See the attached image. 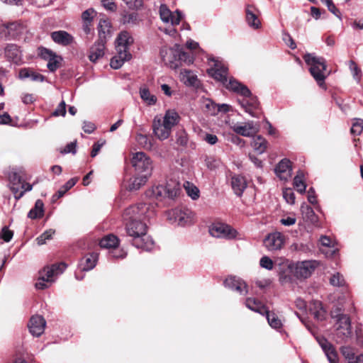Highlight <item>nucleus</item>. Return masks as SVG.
I'll return each mask as SVG.
<instances>
[{
	"label": "nucleus",
	"instance_id": "obj_1",
	"mask_svg": "<svg viewBox=\"0 0 363 363\" xmlns=\"http://www.w3.org/2000/svg\"><path fill=\"white\" fill-rule=\"evenodd\" d=\"M212 61L214 62L213 67L209 69L208 72L213 79L220 82L228 90L243 96H249L251 95L250 90L235 79L231 77L228 80V67L226 66L218 60L213 59Z\"/></svg>",
	"mask_w": 363,
	"mask_h": 363
},
{
	"label": "nucleus",
	"instance_id": "obj_2",
	"mask_svg": "<svg viewBox=\"0 0 363 363\" xmlns=\"http://www.w3.org/2000/svg\"><path fill=\"white\" fill-rule=\"evenodd\" d=\"M126 232L132 238V245L137 248L150 251L154 247V241L147 235V225L140 220L132 219L126 224Z\"/></svg>",
	"mask_w": 363,
	"mask_h": 363
},
{
	"label": "nucleus",
	"instance_id": "obj_3",
	"mask_svg": "<svg viewBox=\"0 0 363 363\" xmlns=\"http://www.w3.org/2000/svg\"><path fill=\"white\" fill-rule=\"evenodd\" d=\"M134 40L128 31H121L117 36L115 45L116 54L111 58L110 65L113 69L121 68L125 62L130 60L132 55L129 52L130 46Z\"/></svg>",
	"mask_w": 363,
	"mask_h": 363
},
{
	"label": "nucleus",
	"instance_id": "obj_4",
	"mask_svg": "<svg viewBox=\"0 0 363 363\" xmlns=\"http://www.w3.org/2000/svg\"><path fill=\"white\" fill-rule=\"evenodd\" d=\"M303 60L310 66L309 71L314 79L320 86H322L326 78L324 73L327 67L325 59L321 57H316L313 54L307 53L304 55Z\"/></svg>",
	"mask_w": 363,
	"mask_h": 363
},
{
	"label": "nucleus",
	"instance_id": "obj_5",
	"mask_svg": "<svg viewBox=\"0 0 363 363\" xmlns=\"http://www.w3.org/2000/svg\"><path fill=\"white\" fill-rule=\"evenodd\" d=\"M331 316L336 320V336L340 342H347L352 336L351 320L347 315L340 313L339 309L333 311Z\"/></svg>",
	"mask_w": 363,
	"mask_h": 363
},
{
	"label": "nucleus",
	"instance_id": "obj_6",
	"mask_svg": "<svg viewBox=\"0 0 363 363\" xmlns=\"http://www.w3.org/2000/svg\"><path fill=\"white\" fill-rule=\"evenodd\" d=\"M67 268V264L65 262L54 264L50 267H45L40 272V277L35 283V288L37 289H45L48 287L45 282H52V278L54 276L62 274Z\"/></svg>",
	"mask_w": 363,
	"mask_h": 363
},
{
	"label": "nucleus",
	"instance_id": "obj_7",
	"mask_svg": "<svg viewBox=\"0 0 363 363\" xmlns=\"http://www.w3.org/2000/svg\"><path fill=\"white\" fill-rule=\"evenodd\" d=\"M131 163L137 174L150 176L152 169V161L144 152H138L134 154Z\"/></svg>",
	"mask_w": 363,
	"mask_h": 363
},
{
	"label": "nucleus",
	"instance_id": "obj_8",
	"mask_svg": "<svg viewBox=\"0 0 363 363\" xmlns=\"http://www.w3.org/2000/svg\"><path fill=\"white\" fill-rule=\"evenodd\" d=\"M24 28L18 21L0 24V39L4 40H16L23 33Z\"/></svg>",
	"mask_w": 363,
	"mask_h": 363
},
{
	"label": "nucleus",
	"instance_id": "obj_9",
	"mask_svg": "<svg viewBox=\"0 0 363 363\" xmlns=\"http://www.w3.org/2000/svg\"><path fill=\"white\" fill-rule=\"evenodd\" d=\"M167 216L171 223H177L181 226L190 225L194 220L193 213L189 209H172L167 212Z\"/></svg>",
	"mask_w": 363,
	"mask_h": 363
},
{
	"label": "nucleus",
	"instance_id": "obj_10",
	"mask_svg": "<svg viewBox=\"0 0 363 363\" xmlns=\"http://www.w3.org/2000/svg\"><path fill=\"white\" fill-rule=\"evenodd\" d=\"M178 53V51H177V45L173 48L164 46L161 48L160 50V55L162 62L165 65L173 69H176L179 67V62L177 58Z\"/></svg>",
	"mask_w": 363,
	"mask_h": 363
},
{
	"label": "nucleus",
	"instance_id": "obj_11",
	"mask_svg": "<svg viewBox=\"0 0 363 363\" xmlns=\"http://www.w3.org/2000/svg\"><path fill=\"white\" fill-rule=\"evenodd\" d=\"M209 233L212 236L218 238H233L236 235L235 230L221 223H213L209 228Z\"/></svg>",
	"mask_w": 363,
	"mask_h": 363
},
{
	"label": "nucleus",
	"instance_id": "obj_12",
	"mask_svg": "<svg viewBox=\"0 0 363 363\" xmlns=\"http://www.w3.org/2000/svg\"><path fill=\"white\" fill-rule=\"evenodd\" d=\"M317 266L318 262L315 260H306L298 262L295 267L294 275L298 279H306L311 275Z\"/></svg>",
	"mask_w": 363,
	"mask_h": 363
},
{
	"label": "nucleus",
	"instance_id": "obj_13",
	"mask_svg": "<svg viewBox=\"0 0 363 363\" xmlns=\"http://www.w3.org/2000/svg\"><path fill=\"white\" fill-rule=\"evenodd\" d=\"M4 55L8 61L16 65H21L23 62L22 50L16 44H7L4 48Z\"/></svg>",
	"mask_w": 363,
	"mask_h": 363
},
{
	"label": "nucleus",
	"instance_id": "obj_14",
	"mask_svg": "<svg viewBox=\"0 0 363 363\" xmlns=\"http://www.w3.org/2000/svg\"><path fill=\"white\" fill-rule=\"evenodd\" d=\"M152 130L155 135L160 140L167 139L172 132V129L162 121L160 116H155L153 119Z\"/></svg>",
	"mask_w": 363,
	"mask_h": 363
},
{
	"label": "nucleus",
	"instance_id": "obj_15",
	"mask_svg": "<svg viewBox=\"0 0 363 363\" xmlns=\"http://www.w3.org/2000/svg\"><path fill=\"white\" fill-rule=\"evenodd\" d=\"M160 15L161 20L164 23H171L172 26L179 24L182 13L177 10L172 13L165 4H162L160 7Z\"/></svg>",
	"mask_w": 363,
	"mask_h": 363
},
{
	"label": "nucleus",
	"instance_id": "obj_16",
	"mask_svg": "<svg viewBox=\"0 0 363 363\" xmlns=\"http://www.w3.org/2000/svg\"><path fill=\"white\" fill-rule=\"evenodd\" d=\"M225 287L232 291H235L240 295H246L248 293L247 285L240 278L236 277H229L224 281Z\"/></svg>",
	"mask_w": 363,
	"mask_h": 363
},
{
	"label": "nucleus",
	"instance_id": "obj_17",
	"mask_svg": "<svg viewBox=\"0 0 363 363\" xmlns=\"http://www.w3.org/2000/svg\"><path fill=\"white\" fill-rule=\"evenodd\" d=\"M46 321L42 315H33L28 323V327L30 333L35 337L40 336L45 330Z\"/></svg>",
	"mask_w": 363,
	"mask_h": 363
},
{
	"label": "nucleus",
	"instance_id": "obj_18",
	"mask_svg": "<svg viewBox=\"0 0 363 363\" xmlns=\"http://www.w3.org/2000/svg\"><path fill=\"white\" fill-rule=\"evenodd\" d=\"M233 130L244 137H251L258 132L259 128L253 121L244 124L236 123L231 126Z\"/></svg>",
	"mask_w": 363,
	"mask_h": 363
},
{
	"label": "nucleus",
	"instance_id": "obj_19",
	"mask_svg": "<svg viewBox=\"0 0 363 363\" xmlns=\"http://www.w3.org/2000/svg\"><path fill=\"white\" fill-rule=\"evenodd\" d=\"M264 244L269 251L280 250L284 245V236L279 232L271 233L264 239Z\"/></svg>",
	"mask_w": 363,
	"mask_h": 363
},
{
	"label": "nucleus",
	"instance_id": "obj_20",
	"mask_svg": "<svg viewBox=\"0 0 363 363\" xmlns=\"http://www.w3.org/2000/svg\"><path fill=\"white\" fill-rule=\"evenodd\" d=\"M317 341L330 363H338V356L335 347L324 337H318Z\"/></svg>",
	"mask_w": 363,
	"mask_h": 363
},
{
	"label": "nucleus",
	"instance_id": "obj_21",
	"mask_svg": "<svg viewBox=\"0 0 363 363\" xmlns=\"http://www.w3.org/2000/svg\"><path fill=\"white\" fill-rule=\"evenodd\" d=\"M106 40L98 39L89 49V59L95 62L105 53Z\"/></svg>",
	"mask_w": 363,
	"mask_h": 363
},
{
	"label": "nucleus",
	"instance_id": "obj_22",
	"mask_svg": "<svg viewBox=\"0 0 363 363\" xmlns=\"http://www.w3.org/2000/svg\"><path fill=\"white\" fill-rule=\"evenodd\" d=\"M291 162L287 159L281 160L275 167V173L281 180H287L291 176Z\"/></svg>",
	"mask_w": 363,
	"mask_h": 363
},
{
	"label": "nucleus",
	"instance_id": "obj_23",
	"mask_svg": "<svg viewBox=\"0 0 363 363\" xmlns=\"http://www.w3.org/2000/svg\"><path fill=\"white\" fill-rule=\"evenodd\" d=\"M9 179L11 184L10 189L14 194L15 199H20L24 195V191H19V188L17 186L23 182L21 177L18 172H11L9 174Z\"/></svg>",
	"mask_w": 363,
	"mask_h": 363
},
{
	"label": "nucleus",
	"instance_id": "obj_24",
	"mask_svg": "<svg viewBox=\"0 0 363 363\" xmlns=\"http://www.w3.org/2000/svg\"><path fill=\"white\" fill-rule=\"evenodd\" d=\"M51 38L55 43L63 46L69 45L74 42L73 36L65 30L52 32Z\"/></svg>",
	"mask_w": 363,
	"mask_h": 363
},
{
	"label": "nucleus",
	"instance_id": "obj_25",
	"mask_svg": "<svg viewBox=\"0 0 363 363\" xmlns=\"http://www.w3.org/2000/svg\"><path fill=\"white\" fill-rule=\"evenodd\" d=\"M247 181L245 177L239 174H235L231 177V186L234 193L241 196L247 188Z\"/></svg>",
	"mask_w": 363,
	"mask_h": 363
},
{
	"label": "nucleus",
	"instance_id": "obj_26",
	"mask_svg": "<svg viewBox=\"0 0 363 363\" xmlns=\"http://www.w3.org/2000/svg\"><path fill=\"white\" fill-rule=\"evenodd\" d=\"M98 260V254L92 252L82 259L79 267L82 271H89L94 268Z\"/></svg>",
	"mask_w": 363,
	"mask_h": 363
},
{
	"label": "nucleus",
	"instance_id": "obj_27",
	"mask_svg": "<svg viewBox=\"0 0 363 363\" xmlns=\"http://www.w3.org/2000/svg\"><path fill=\"white\" fill-rule=\"evenodd\" d=\"M340 351L348 363H363V354L356 355L353 348L343 346Z\"/></svg>",
	"mask_w": 363,
	"mask_h": 363
},
{
	"label": "nucleus",
	"instance_id": "obj_28",
	"mask_svg": "<svg viewBox=\"0 0 363 363\" xmlns=\"http://www.w3.org/2000/svg\"><path fill=\"white\" fill-rule=\"evenodd\" d=\"M252 6L247 5L245 9L246 21L250 27L254 29H258L261 26V22L258 19L257 16L252 11Z\"/></svg>",
	"mask_w": 363,
	"mask_h": 363
},
{
	"label": "nucleus",
	"instance_id": "obj_29",
	"mask_svg": "<svg viewBox=\"0 0 363 363\" xmlns=\"http://www.w3.org/2000/svg\"><path fill=\"white\" fill-rule=\"evenodd\" d=\"M119 239L113 234L104 237L99 242L100 247L106 249H115L118 246Z\"/></svg>",
	"mask_w": 363,
	"mask_h": 363
},
{
	"label": "nucleus",
	"instance_id": "obj_30",
	"mask_svg": "<svg viewBox=\"0 0 363 363\" xmlns=\"http://www.w3.org/2000/svg\"><path fill=\"white\" fill-rule=\"evenodd\" d=\"M179 116L174 110H167L164 117L162 118V121L171 129L179 123Z\"/></svg>",
	"mask_w": 363,
	"mask_h": 363
},
{
	"label": "nucleus",
	"instance_id": "obj_31",
	"mask_svg": "<svg viewBox=\"0 0 363 363\" xmlns=\"http://www.w3.org/2000/svg\"><path fill=\"white\" fill-rule=\"evenodd\" d=\"M164 188L167 191V197L172 199L177 197L182 190L180 184L174 181L167 182Z\"/></svg>",
	"mask_w": 363,
	"mask_h": 363
},
{
	"label": "nucleus",
	"instance_id": "obj_32",
	"mask_svg": "<svg viewBox=\"0 0 363 363\" xmlns=\"http://www.w3.org/2000/svg\"><path fill=\"white\" fill-rule=\"evenodd\" d=\"M247 308L260 314H264L267 311L266 307L259 301L253 298H247L245 300Z\"/></svg>",
	"mask_w": 363,
	"mask_h": 363
},
{
	"label": "nucleus",
	"instance_id": "obj_33",
	"mask_svg": "<svg viewBox=\"0 0 363 363\" xmlns=\"http://www.w3.org/2000/svg\"><path fill=\"white\" fill-rule=\"evenodd\" d=\"M150 176H145L142 174H137L133 178L130 179L128 184V189L130 191H136L143 186L147 181Z\"/></svg>",
	"mask_w": 363,
	"mask_h": 363
},
{
	"label": "nucleus",
	"instance_id": "obj_34",
	"mask_svg": "<svg viewBox=\"0 0 363 363\" xmlns=\"http://www.w3.org/2000/svg\"><path fill=\"white\" fill-rule=\"evenodd\" d=\"M111 23L108 20L101 19L98 25L99 39L106 40L111 33Z\"/></svg>",
	"mask_w": 363,
	"mask_h": 363
},
{
	"label": "nucleus",
	"instance_id": "obj_35",
	"mask_svg": "<svg viewBox=\"0 0 363 363\" xmlns=\"http://www.w3.org/2000/svg\"><path fill=\"white\" fill-rule=\"evenodd\" d=\"M44 204L40 199L35 201V206L30 210L28 213V217L31 219H36L43 217Z\"/></svg>",
	"mask_w": 363,
	"mask_h": 363
},
{
	"label": "nucleus",
	"instance_id": "obj_36",
	"mask_svg": "<svg viewBox=\"0 0 363 363\" xmlns=\"http://www.w3.org/2000/svg\"><path fill=\"white\" fill-rule=\"evenodd\" d=\"M148 196L153 197L158 200H162L167 197V191H165L164 186L159 185L153 186L151 190L147 192Z\"/></svg>",
	"mask_w": 363,
	"mask_h": 363
},
{
	"label": "nucleus",
	"instance_id": "obj_37",
	"mask_svg": "<svg viewBox=\"0 0 363 363\" xmlns=\"http://www.w3.org/2000/svg\"><path fill=\"white\" fill-rule=\"evenodd\" d=\"M252 146L259 154H262L267 149V141L261 135H257L254 138Z\"/></svg>",
	"mask_w": 363,
	"mask_h": 363
},
{
	"label": "nucleus",
	"instance_id": "obj_38",
	"mask_svg": "<svg viewBox=\"0 0 363 363\" xmlns=\"http://www.w3.org/2000/svg\"><path fill=\"white\" fill-rule=\"evenodd\" d=\"M264 314L266 315L268 323L272 328L275 329H279L281 328V321L280 319H279V318L274 313L270 312L269 310L267 309V311L264 312Z\"/></svg>",
	"mask_w": 363,
	"mask_h": 363
},
{
	"label": "nucleus",
	"instance_id": "obj_39",
	"mask_svg": "<svg viewBox=\"0 0 363 363\" xmlns=\"http://www.w3.org/2000/svg\"><path fill=\"white\" fill-rule=\"evenodd\" d=\"M140 95L141 99L149 106L155 105L157 102V98L155 95L150 94L147 88L140 89Z\"/></svg>",
	"mask_w": 363,
	"mask_h": 363
},
{
	"label": "nucleus",
	"instance_id": "obj_40",
	"mask_svg": "<svg viewBox=\"0 0 363 363\" xmlns=\"http://www.w3.org/2000/svg\"><path fill=\"white\" fill-rule=\"evenodd\" d=\"M177 51H178V55L177 58L179 62V67L182 66V62L186 64H191L193 62V59L188 52H184L179 45H177Z\"/></svg>",
	"mask_w": 363,
	"mask_h": 363
},
{
	"label": "nucleus",
	"instance_id": "obj_41",
	"mask_svg": "<svg viewBox=\"0 0 363 363\" xmlns=\"http://www.w3.org/2000/svg\"><path fill=\"white\" fill-rule=\"evenodd\" d=\"M294 186L296 189L297 191L303 194L306 191V185L303 181V174L301 172H298L296 176L294 179Z\"/></svg>",
	"mask_w": 363,
	"mask_h": 363
},
{
	"label": "nucleus",
	"instance_id": "obj_42",
	"mask_svg": "<svg viewBox=\"0 0 363 363\" xmlns=\"http://www.w3.org/2000/svg\"><path fill=\"white\" fill-rule=\"evenodd\" d=\"M184 187L188 196H190L193 200H196L199 198V190L193 184L189 182H186L184 184Z\"/></svg>",
	"mask_w": 363,
	"mask_h": 363
},
{
	"label": "nucleus",
	"instance_id": "obj_43",
	"mask_svg": "<svg viewBox=\"0 0 363 363\" xmlns=\"http://www.w3.org/2000/svg\"><path fill=\"white\" fill-rule=\"evenodd\" d=\"M78 178L74 177L69 179L56 193L55 196L57 199L63 196L65 194L75 185L77 182Z\"/></svg>",
	"mask_w": 363,
	"mask_h": 363
},
{
	"label": "nucleus",
	"instance_id": "obj_44",
	"mask_svg": "<svg viewBox=\"0 0 363 363\" xmlns=\"http://www.w3.org/2000/svg\"><path fill=\"white\" fill-rule=\"evenodd\" d=\"M136 140L141 147L146 150H150L152 147V142L149 137L146 135L141 133L137 134Z\"/></svg>",
	"mask_w": 363,
	"mask_h": 363
},
{
	"label": "nucleus",
	"instance_id": "obj_45",
	"mask_svg": "<svg viewBox=\"0 0 363 363\" xmlns=\"http://www.w3.org/2000/svg\"><path fill=\"white\" fill-rule=\"evenodd\" d=\"M62 60V57L55 53L50 60H48L47 67L48 69L50 72H55L60 67V65Z\"/></svg>",
	"mask_w": 363,
	"mask_h": 363
},
{
	"label": "nucleus",
	"instance_id": "obj_46",
	"mask_svg": "<svg viewBox=\"0 0 363 363\" xmlns=\"http://www.w3.org/2000/svg\"><path fill=\"white\" fill-rule=\"evenodd\" d=\"M301 211L306 218L311 221H313L315 220V215L314 211L310 206L303 203L301 206Z\"/></svg>",
	"mask_w": 363,
	"mask_h": 363
},
{
	"label": "nucleus",
	"instance_id": "obj_47",
	"mask_svg": "<svg viewBox=\"0 0 363 363\" xmlns=\"http://www.w3.org/2000/svg\"><path fill=\"white\" fill-rule=\"evenodd\" d=\"M330 284L333 286H342L345 281L343 276L339 272H336L330 278Z\"/></svg>",
	"mask_w": 363,
	"mask_h": 363
},
{
	"label": "nucleus",
	"instance_id": "obj_48",
	"mask_svg": "<svg viewBox=\"0 0 363 363\" xmlns=\"http://www.w3.org/2000/svg\"><path fill=\"white\" fill-rule=\"evenodd\" d=\"M55 233V230L52 229H49L41 234L39 237L36 238L37 243L39 245H44L47 240H50L52 238V235Z\"/></svg>",
	"mask_w": 363,
	"mask_h": 363
},
{
	"label": "nucleus",
	"instance_id": "obj_49",
	"mask_svg": "<svg viewBox=\"0 0 363 363\" xmlns=\"http://www.w3.org/2000/svg\"><path fill=\"white\" fill-rule=\"evenodd\" d=\"M351 133L354 135H359L363 131V121L361 119H356V121L352 123L351 128Z\"/></svg>",
	"mask_w": 363,
	"mask_h": 363
},
{
	"label": "nucleus",
	"instance_id": "obj_50",
	"mask_svg": "<svg viewBox=\"0 0 363 363\" xmlns=\"http://www.w3.org/2000/svg\"><path fill=\"white\" fill-rule=\"evenodd\" d=\"M259 264L262 268L268 270L272 269L274 267L273 261L267 256H264L260 259Z\"/></svg>",
	"mask_w": 363,
	"mask_h": 363
},
{
	"label": "nucleus",
	"instance_id": "obj_51",
	"mask_svg": "<svg viewBox=\"0 0 363 363\" xmlns=\"http://www.w3.org/2000/svg\"><path fill=\"white\" fill-rule=\"evenodd\" d=\"M13 236V231L10 230L7 226H4L1 231L0 238L5 242H9Z\"/></svg>",
	"mask_w": 363,
	"mask_h": 363
},
{
	"label": "nucleus",
	"instance_id": "obj_52",
	"mask_svg": "<svg viewBox=\"0 0 363 363\" xmlns=\"http://www.w3.org/2000/svg\"><path fill=\"white\" fill-rule=\"evenodd\" d=\"M283 196L288 203L294 204L295 202V194L292 189H286L283 191Z\"/></svg>",
	"mask_w": 363,
	"mask_h": 363
},
{
	"label": "nucleus",
	"instance_id": "obj_53",
	"mask_svg": "<svg viewBox=\"0 0 363 363\" xmlns=\"http://www.w3.org/2000/svg\"><path fill=\"white\" fill-rule=\"evenodd\" d=\"M325 5L331 13H333L338 18L341 19V13L336 8L335 5L334 4L332 0H325Z\"/></svg>",
	"mask_w": 363,
	"mask_h": 363
},
{
	"label": "nucleus",
	"instance_id": "obj_54",
	"mask_svg": "<svg viewBox=\"0 0 363 363\" xmlns=\"http://www.w3.org/2000/svg\"><path fill=\"white\" fill-rule=\"evenodd\" d=\"M315 308L317 309L315 311H313L312 309L311 310L315 318L318 320H321L323 318V313L324 311L322 308V304L320 301H316L314 303Z\"/></svg>",
	"mask_w": 363,
	"mask_h": 363
},
{
	"label": "nucleus",
	"instance_id": "obj_55",
	"mask_svg": "<svg viewBox=\"0 0 363 363\" xmlns=\"http://www.w3.org/2000/svg\"><path fill=\"white\" fill-rule=\"evenodd\" d=\"M130 9H138L143 4V0H123Z\"/></svg>",
	"mask_w": 363,
	"mask_h": 363
},
{
	"label": "nucleus",
	"instance_id": "obj_56",
	"mask_svg": "<svg viewBox=\"0 0 363 363\" xmlns=\"http://www.w3.org/2000/svg\"><path fill=\"white\" fill-rule=\"evenodd\" d=\"M55 55V52H53L52 50L42 48L39 49V55L41 57V58L49 60L50 58Z\"/></svg>",
	"mask_w": 363,
	"mask_h": 363
},
{
	"label": "nucleus",
	"instance_id": "obj_57",
	"mask_svg": "<svg viewBox=\"0 0 363 363\" xmlns=\"http://www.w3.org/2000/svg\"><path fill=\"white\" fill-rule=\"evenodd\" d=\"M350 69L352 73L354 78L359 79L360 78L361 70L357 64L352 61H350Z\"/></svg>",
	"mask_w": 363,
	"mask_h": 363
},
{
	"label": "nucleus",
	"instance_id": "obj_58",
	"mask_svg": "<svg viewBox=\"0 0 363 363\" xmlns=\"http://www.w3.org/2000/svg\"><path fill=\"white\" fill-rule=\"evenodd\" d=\"M94 13L95 11L93 9L84 11L82 14L83 22H92Z\"/></svg>",
	"mask_w": 363,
	"mask_h": 363
},
{
	"label": "nucleus",
	"instance_id": "obj_59",
	"mask_svg": "<svg viewBox=\"0 0 363 363\" xmlns=\"http://www.w3.org/2000/svg\"><path fill=\"white\" fill-rule=\"evenodd\" d=\"M66 114V104L64 101H61L57 106L55 111L53 112V116H65Z\"/></svg>",
	"mask_w": 363,
	"mask_h": 363
},
{
	"label": "nucleus",
	"instance_id": "obj_60",
	"mask_svg": "<svg viewBox=\"0 0 363 363\" xmlns=\"http://www.w3.org/2000/svg\"><path fill=\"white\" fill-rule=\"evenodd\" d=\"M76 152H77V143L75 141L68 143L65 146L64 150L62 151H61V152L62 154H67V153L75 154Z\"/></svg>",
	"mask_w": 363,
	"mask_h": 363
},
{
	"label": "nucleus",
	"instance_id": "obj_61",
	"mask_svg": "<svg viewBox=\"0 0 363 363\" xmlns=\"http://www.w3.org/2000/svg\"><path fill=\"white\" fill-rule=\"evenodd\" d=\"M101 4L108 11H114L117 9V6L113 0H101Z\"/></svg>",
	"mask_w": 363,
	"mask_h": 363
},
{
	"label": "nucleus",
	"instance_id": "obj_62",
	"mask_svg": "<svg viewBox=\"0 0 363 363\" xmlns=\"http://www.w3.org/2000/svg\"><path fill=\"white\" fill-rule=\"evenodd\" d=\"M203 140L206 141L209 145H215L218 143V139L216 135L211 133H206L203 136Z\"/></svg>",
	"mask_w": 363,
	"mask_h": 363
},
{
	"label": "nucleus",
	"instance_id": "obj_63",
	"mask_svg": "<svg viewBox=\"0 0 363 363\" xmlns=\"http://www.w3.org/2000/svg\"><path fill=\"white\" fill-rule=\"evenodd\" d=\"M240 104L242 107L244 108V110L247 112L250 116L253 117H257V115L255 112H252V109L251 108H249V100L248 99H243Z\"/></svg>",
	"mask_w": 363,
	"mask_h": 363
},
{
	"label": "nucleus",
	"instance_id": "obj_64",
	"mask_svg": "<svg viewBox=\"0 0 363 363\" xmlns=\"http://www.w3.org/2000/svg\"><path fill=\"white\" fill-rule=\"evenodd\" d=\"M283 40L291 49L294 50L296 48V45L294 40L289 34L284 33L283 36Z\"/></svg>",
	"mask_w": 363,
	"mask_h": 363
}]
</instances>
